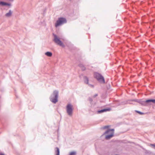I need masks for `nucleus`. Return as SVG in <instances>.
I'll use <instances>...</instances> for the list:
<instances>
[{
    "mask_svg": "<svg viewBox=\"0 0 155 155\" xmlns=\"http://www.w3.org/2000/svg\"><path fill=\"white\" fill-rule=\"evenodd\" d=\"M114 129H107L105 132L101 136V138L106 134L109 133L110 132H111L109 134L105 136V138L107 140H108L112 138L114 135Z\"/></svg>",
    "mask_w": 155,
    "mask_h": 155,
    "instance_id": "nucleus-1",
    "label": "nucleus"
},
{
    "mask_svg": "<svg viewBox=\"0 0 155 155\" xmlns=\"http://www.w3.org/2000/svg\"><path fill=\"white\" fill-rule=\"evenodd\" d=\"M58 91L57 90H55L50 97V101L52 103L55 104L58 101Z\"/></svg>",
    "mask_w": 155,
    "mask_h": 155,
    "instance_id": "nucleus-2",
    "label": "nucleus"
},
{
    "mask_svg": "<svg viewBox=\"0 0 155 155\" xmlns=\"http://www.w3.org/2000/svg\"><path fill=\"white\" fill-rule=\"evenodd\" d=\"M94 78L100 83L102 84L105 83L104 78L101 74L97 72H95L94 73Z\"/></svg>",
    "mask_w": 155,
    "mask_h": 155,
    "instance_id": "nucleus-3",
    "label": "nucleus"
},
{
    "mask_svg": "<svg viewBox=\"0 0 155 155\" xmlns=\"http://www.w3.org/2000/svg\"><path fill=\"white\" fill-rule=\"evenodd\" d=\"M67 22L66 19L63 17H60L58 18V20L56 21L55 26L56 27H57L61 25L66 23Z\"/></svg>",
    "mask_w": 155,
    "mask_h": 155,
    "instance_id": "nucleus-4",
    "label": "nucleus"
},
{
    "mask_svg": "<svg viewBox=\"0 0 155 155\" xmlns=\"http://www.w3.org/2000/svg\"><path fill=\"white\" fill-rule=\"evenodd\" d=\"M66 112L69 116H71L73 113V106L71 104H68L66 106Z\"/></svg>",
    "mask_w": 155,
    "mask_h": 155,
    "instance_id": "nucleus-5",
    "label": "nucleus"
},
{
    "mask_svg": "<svg viewBox=\"0 0 155 155\" xmlns=\"http://www.w3.org/2000/svg\"><path fill=\"white\" fill-rule=\"evenodd\" d=\"M53 35L54 37L53 41L57 45L62 47H64V45L62 41L60 40V38H58L56 35L54 33L53 34Z\"/></svg>",
    "mask_w": 155,
    "mask_h": 155,
    "instance_id": "nucleus-6",
    "label": "nucleus"
},
{
    "mask_svg": "<svg viewBox=\"0 0 155 155\" xmlns=\"http://www.w3.org/2000/svg\"><path fill=\"white\" fill-rule=\"evenodd\" d=\"M111 110V109L110 108H104L101 110H98L97 111V114H100L103 112L110 111Z\"/></svg>",
    "mask_w": 155,
    "mask_h": 155,
    "instance_id": "nucleus-7",
    "label": "nucleus"
},
{
    "mask_svg": "<svg viewBox=\"0 0 155 155\" xmlns=\"http://www.w3.org/2000/svg\"><path fill=\"white\" fill-rule=\"evenodd\" d=\"M146 105L147 104H149L151 102L155 104V99H149L146 101Z\"/></svg>",
    "mask_w": 155,
    "mask_h": 155,
    "instance_id": "nucleus-8",
    "label": "nucleus"
},
{
    "mask_svg": "<svg viewBox=\"0 0 155 155\" xmlns=\"http://www.w3.org/2000/svg\"><path fill=\"white\" fill-rule=\"evenodd\" d=\"M138 103L141 104L142 105H143V106H146V101H143L142 99H139Z\"/></svg>",
    "mask_w": 155,
    "mask_h": 155,
    "instance_id": "nucleus-9",
    "label": "nucleus"
},
{
    "mask_svg": "<svg viewBox=\"0 0 155 155\" xmlns=\"http://www.w3.org/2000/svg\"><path fill=\"white\" fill-rule=\"evenodd\" d=\"M0 5L2 6H10L11 4L9 3H6L3 1H0Z\"/></svg>",
    "mask_w": 155,
    "mask_h": 155,
    "instance_id": "nucleus-10",
    "label": "nucleus"
},
{
    "mask_svg": "<svg viewBox=\"0 0 155 155\" xmlns=\"http://www.w3.org/2000/svg\"><path fill=\"white\" fill-rule=\"evenodd\" d=\"M83 79L84 82L85 84H88L89 79L87 77L84 76L83 77Z\"/></svg>",
    "mask_w": 155,
    "mask_h": 155,
    "instance_id": "nucleus-11",
    "label": "nucleus"
},
{
    "mask_svg": "<svg viewBox=\"0 0 155 155\" xmlns=\"http://www.w3.org/2000/svg\"><path fill=\"white\" fill-rule=\"evenodd\" d=\"M55 155H60V150L58 147H56L55 149Z\"/></svg>",
    "mask_w": 155,
    "mask_h": 155,
    "instance_id": "nucleus-12",
    "label": "nucleus"
},
{
    "mask_svg": "<svg viewBox=\"0 0 155 155\" xmlns=\"http://www.w3.org/2000/svg\"><path fill=\"white\" fill-rule=\"evenodd\" d=\"M45 54L48 57H51L52 56V53L51 52L47 51L45 53Z\"/></svg>",
    "mask_w": 155,
    "mask_h": 155,
    "instance_id": "nucleus-13",
    "label": "nucleus"
},
{
    "mask_svg": "<svg viewBox=\"0 0 155 155\" xmlns=\"http://www.w3.org/2000/svg\"><path fill=\"white\" fill-rule=\"evenodd\" d=\"M12 14V12L11 10H9L8 12L5 14V16L7 17H9L11 16Z\"/></svg>",
    "mask_w": 155,
    "mask_h": 155,
    "instance_id": "nucleus-14",
    "label": "nucleus"
},
{
    "mask_svg": "<svg viewBox=\"0 0 155 155\" xmlns=\"http://www.w3.org/2000/svg\"><path fill=\"white\" fill-rule=\"evenodd\" d=\"M78 65L81 68V70L82 71H84L85 70V68L83 64H79Z\"/></svg>",
    "mask_w": 155,
    "mask_h": 155,
    "instance_id": "nucleus-15",
    "label": "nucleus"
},
{
    "mask_svg": "<svg viewBox=\"0 0 155 155\" xmlns=\"http://www.w3.org/2000/svg\"><path fill=\"white\" fill-rule=\"evenodd\" d=\"M76 152L75 151H73L70 152L69 154V155H76Z\"/></svg>",
    "mask_w": 155,
    "mask_h": 155,
    "instance_id": "nucleus-16",
    "label": "nucleus"
},
{
    "mask_svg": "<svg viewBox=\"0 0 155 155\" xmlns=\"http://www.w3.org/2000/svg\"><path fill=\"white\" fill-rule=\"evenodd\" d=\"M135 111L136 112L138 113V114H139L140 115H143L144 114V113H143L139 111L136 110Z\"/></svg>",
    "mask_w": 155,
    "mask_h": 155,
    "instance_id": "nucleus-17",
    "label": "nucleus"
},
{
    "mask_svg": "<svg viewBox=\"0 0 155 155\" xmlns=\"http://www.w3.org/2000/svg\"><path fill=\"white\" fill-rule=\"evenodd\" d=\"M109 126L107 125V126H105L104 127H103L102 128V129H105L107 128H108L109 127Z\"/></svg>",
    "mask_w": 155,
    "mask_h": 155,
    "instance_id": "nucleus-18",
    "label": "nucleus"
},
{
    "mask_svg": "<svg viewBox=\"0 0 155 155\" xmlns=\"http://www.w3.org/2000/svg\"><path fill=\"white\" fill-rule=\"evenodd\" d=\"M89 100L91 102H92L93 101L92 99L90 97L89 98Z\"/></svg>",
    "mask_w": 155,
    "mask_h": 155,
    "instance_id": "nucleus-19",
    "label": "nucleus"
},
{
    "mask_svg": "<svg viewBox=\"0 0 155 155\" xmlns=\"http://www.w3.org/2000/svg\"><path fill=\"white\" fill-rule=\"evenodd\" d=\"M89 86L92 87H94V86L92 85V84H89L88 83V84H87Z\"/></svg>",
    "mask_w": 155,
    "mask_h": 155,
    "instance_id": "nucleus-20",
    "label": "nucleus"
},
{
    "mask_svg": "<svg viewBox=\"0 0 155 155\" xmlns=\"http://www.w3.org/2000/svg\"><path fill=\"white\" fill-rule=\"evenodd\" d=\"M139 100V99H134V100H133L132 101H135V102H138Z\"/></svg>",
    "mask_w": 155,
    "mask_h": 155,
    "instance_id": "nucleus-21",
    "label": "nucleus"
},
{
    "mask_svg": "<svg viewBox=\"0 0 155 155\" xmlns=\"http://www.w3.org/2000/svg\"><path fill=\"white\" fill-rule=\"evenodd\" d=\"M151 146L154 147V149H155V143H154V144H151Z\"/></svg>",
    "mask_w": 155,
    "mask_h": 155,
    "instance_id": "nucleus-22",
    "label": "nucleus"
},
{
    "mask_svg": "<svg viewBox=\"0 0 155 155\" xmlns=\"http://www.w3.org/2000/svg\"><path fill=\"white\" fill-rule=\"evenodd\" d=\"M98 95V94H95L94 95V97H97V96Z\"/></svg>",
    "mask_w": 155,
    "mask_h": 155,
    "instance_id": "nucleus-23",
    "label": "nucleus"
},
{
    "mask_svg": "<svg viewBox=\"0 0 155 155\" xmlns=\"http://www.w3.org/2000/svg\"><path fill=\"white\" fill-rule=\"evenodd\" d=\"M0 155H5V154L4 153H0Z\"/></svg>",
    "mask_w": 155,
    "mask_h": 155,
    "instance_id": "nucleus-24",
    "label": "nucleus"
}]
</instances>
